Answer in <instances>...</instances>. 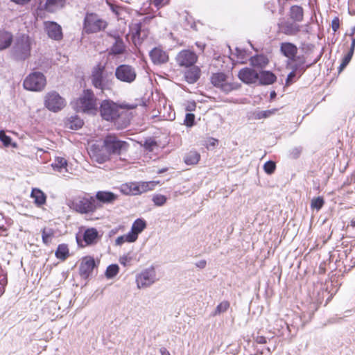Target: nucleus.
I'll return each instance as SVG.
<instances>
[{
	"label": "nucleus",
	"mask_w": 355,
	"mask_h": 355,
	"mask_svg": "<svg viewBox=\"0 0 355 355\" xmlns=\"http://www.w3.org/2000/svg\"><path fill=\"white\" fill-rule=\"evenodd\" d=\"M128 147L127 142L119 140L115 135H108L105 137L103 146L93 145L90 151L96 162L103 163L109 160L112 155H120L127 151Z\"/></svg>",
	"instance_id": "nucleus-1"
},
{
	"label": "nucleus",
	"mask_w": 355,
	"mask_h": 355,
	"mask_svg": "<svg viewBox=\"0 0 355 355\" xmlns=\"http://www.w3.org/2000/svg\"><path fill=\"white\" fill-rule=\"evenodd\" d=\"M34 40L28 35H21L16 37L12 53L15 59L24 60L31 55Z\"/></svg>",
	"instance_id": "nucleus-2"
},
{
	"label": "nucleus",
	"mask_w": 355,
	"mask_h": 355,
	"mask_svg": "<svg viewBox=\"0 0 355 355\" xmlns=\"http://www.w3.org/2000/svg\"><path fill=\"white\" fill-rule=\"evenodd\" d=\"M73 107L77 112L94 114L97 112L96 98L91 90H85L83 94L73 102Z\"/></svg>",
	"instance_id": "nucleus-3"
},
{
	"label": "nucleus",
	"mask_w": 355,
	"mask_h": 355,
	"mask_svg": "<svg viewBox=\"0 0 355 355\" xmlns=\"http://www.w3.org/2000/svg\"><path fill=\"white\" fill-rule=\"evenodd\" d=\"M91 79L94 87L101 91L110 89L112 85V73L105 72L101 65L94 68Z\"/></svg>",
	"instance_id": "nucleus-4"
},
{
	"label": "nucleus",
	"mask_w": 355,
	"mask_h": 355,
	"mask_svg": "<svg viewBox=\"0 0 355 355\" xmlns=\"http://www.w3.org/2000/svg\"><path fill=\"white\" fill-rule=\"evenodd\" d=\"M136 105H124L123 106H118L115 103L105 100L102 102L100 107V112L101 116L106 121H114L120 116V110L121 107L128 109H134Z\"/></svg>",
	"instance_id": "nucleus-5"
},
{
	"label": "nucleus",
	"mask_w": 355,
	"mask_h": 355,
	"mask_svg": "<svg viewBox=\"0 0 355 355\" xmlns=\"http://www.w3.org/2000/svg\"><path fill=\"white\" fill-rule=\"evenodd\" d=\"M46 80L44 75L38 71L31 73L24 80V88L28 91L40 92L46 86Z\"/></svg>",
	"instance_id": "nucleus-6"
},
{
	"label": "nucleus",
	"mask_w": 355,
	"mask_h": 355,
	"mask_svg": "<svg viewBox=\"0 0 355 355\" xmlns=\"http://www.w3.org/2000/svg\"><path fill=\"white\" fill-rule=\"evenodd\" d=\"M107 22L94 13L87 14L84 20V31L87 33H97L104 30Z\"/></svg>",
	"instance_id": "nucleus-7"
},
{
	"label": "nucleus",
	"mask_w": 355,
	"mask_h": 355,
	"mask_svg": "<svg viewBox=\"0 0 355 355\" xmlns=\"http://www.w3.org/2000/svg\"><path fill=\"white\" fill-rule=\"evenodd\" d=\"M67 105V102L56 92H51L44 97V105L50 111L58 112L62 110Z\"/></svg>",
	"instance_id": "nucleus-8"
},
{
	"label": "nucleus",
	"mask_w": 355,
	"mask_h": 355,
	"mask_svg": "<svg viewBox=\"0 0 355 355\" xmlns=\"http://www.w3.org/2000/svg\"><path fill=\"white\" fill-rule=\"evenodd\" d=\"M72 206L82 214L93 212L96 209V200L92 196L78 197L73 201Z\"/></svg>",
	"instance_id": "nucleus-9"
},
{
	"label": "nucleus",
	"mask_w": 355,
	"mask_h": 355,
	"mask_svg": "<svg viewBox=\"0 0 355 355\" xmlns=\"http://www.w3.org/2000/svg\"><path fill=\"white\" fill-rule=\"evenodd\" d=\"M157 280L156 271L153 267L145 269L136 277V283L138 288L149 287Z\"/></svg>",
	"instance_id": "nucleus-10"
},
{
	"label": "nucleus",
	"mask_w": 355,
	"mask_h": 355,
	"mask_svg": "<svg viewBox=\"0 0 355 355\" xmlns=\"http://www.w3.org/2000/svg\"><path fill=\"white\" fill-rule=\"evenodd\" d=\"M115 76L118 80L130 83L135 80L137 73L132 67L121 64L116 69Z\"/></svg>",
	"instance_id": "nucleus-11"
},
{
	"label": "nucleus",
	"mask_w": 355,
	"mask_h": 355,
	"mask_svg": "<svg viewBox=\"0 0 355 355\" xmlns=\"http://www.w3.org/2000/svg\"><path fill=\"white\" fill-rule=\"evenodd\" d=\"M198 60L196 54L189 50H182L176 56V61L181 67H189L194 64Z\"/></svg>",
	"instance_id": "nucleus-12"
},
{
	"label": "nucleus",
	"mask_w": 355,
	"mask_h": 355,
	"mask_svg": "<svg viewBox=\"0 0 355 355\" xmlns=\"http://www.w3.org/2000/svg\"><path fill=\"white\" fill-rule=\"evenodd\" d=\"M211 80L214 86L220 88L225 93H228L236 89V87L233 83L227 82L226 76L223 73L213 74Z\"/></svg>",
	"instance_id": "nucleus-13"
},
{
	"label": "nucleus",
	"mask_w": 355,
	"mask_h": 355,
	"mask_svg": "<svg viewBox=\"0 0 355 355\" xmlns=\"http://www.w3.org/2000/svg\"><path fill=\"white\" fill-rule=\"evenodd\" d=\"M238 76L245 84L255 83L259 79V73L254 69L248 67L241 69Z\"/></svg>",
	"instance_id": "nucleus-14"
},
{
	"label": "nucleus",
	"mask_w": 355,
	"mask_h": 355,
	"mask_svg": "<svg viewBox=\"0 0 355 355\" xmlns=\"http://www.w3.org/2000/svg\"><path fill=\"white\" fill-rule=\"evenodd\" d=\"M95 267V261L93 257L87 256L82 259L79 271L81 276L87 277Z\"/></svg>",
	"instance_id": "nucleus-15"
},
{
	"label": "nucleus",
	"mask_w": 355,
	"mask_h": 355,
	"mask_svg": "<svg viewBox=\"0 0 355 355\" xmlns=\"http://www.w3.org/2000/svg\"><path fill=\"white\" fill-rule=\"evenodd\" d=\"M45 28L49 37L55 40H60L62 38V28L55 22H45Z\"/></svg>",
	"instance_id": "nucleus-16"
},
{
	"label": "nucleus",
	"mask_w": 355,
	"mask_h": 355,
	"mask_svg": "<svg viewBox=\"0 0 355 355\" xmlns=\"http://www.w3.org/2000/svg\"><path fill=\"white\" fill-rule=\"evenodd\" d=\"M149 55L153 62L156 64L166 63L168 60V55L166 52L159 47L152 49Z\"/></svg>",
	"instance_id": "nucleus-17"
},
{
	"label": "nucleus",
	"mask_w": 355,
	"mask_h": 355,
	"mask_svg": "<svg viewBox=\"0 0 355 355\" xmlns=\"http://www.w3.org/2000/svg\"><path fill=\"white\" fill-rule=\"evenodd\" d=\"M280 51L282 53L291 61H295L297 53V46L291 42H283L281 44Z\"/></svg>",
	"instance_id": "nucleus-18"
},
{
	"label": "nucleus",
	"mask_w": 355,
	"mask_h": 355,
	"mask_svg": "<svg viewBox=\"0 0 355 355\" xmlns=\"http://www.w3.org/2000/svg\"><path fill=\"white\" fill-rule=\"evenodd\" d=\"M146 227V222L142 218H137L132 225L131 230L129 232L133 238L137 241L138 236Z\"/></svg>",
	"instance_id": "nucleus-19"
},
{
	"label": "nucleus",
	"mask_w": 355,
	"mask_h": 355,
	"mask_svg": "<svg viewBox=\"0 0 355 355\" xmlns=\"http://www.w3.org/2000/svg\"><path fill=\"white\" fill-rule=\"evenodd\" d=\"M98 232L95 228H88L83 234V241L86 245H92L96 243L98 239Z\"/></svg>",
	"instance_id": "nucleus-20"
},
{
	"label": "nucleus",
	"mask_w": 355,
	"mask_h": 355,
	"mask_svg": "<svg viewBox=\"0 0 355 355\" xmlns=\"http://www.w3.org/2000/svg\"><path fill=\"white\" fill-rule=\"evenodd\" d=\"M282 31L288 35H295L300 31V26L296 23L287 21L282 26Z\"/></svg>",
	"instance_id": "nucleus-21"
},
{
	"label": "nucleus",
	"mask_w": 355,
	"mask_h": 355,
	"mask_svg": "<svg viewBox=\"0 0 355 355\" xmlns=\"http://www.w3.org/2000/svg\"><path fill=\"white\" fill-rule=\"evenodd\" d=\"M276 76L269 71H263L259 73V79L261 85H270L276 80Z\"/></svg>",
	"instance_id": "nucleus-22"
},
{
	"label": "nucleus",
	"mask_w": 355,
	"mask_h": 355,
	"mask_svg": "<svg viewBox=\"0 0 355 355\" xmlns=\"http://www.w3.org/2000/svg\"><path fill=\"white\" fill-rule=\"evenodd\" d=\"M12 42V35L7 31H0V51L8 48Z\"/></svg>",
	"instance_id": "nucleus-23"
},
{
	"label": "nucleus",
	"mask_w": 355,
	"mask_h": 355,
	"mask_svg": "<svg viewBox=\"0 0 355 355\" xmlns=\"http://www.w3.org/2000/svg\"><path fill=\"white\" fill-rule=\"evenodd\" d=\"M66 3V0H46L45 8L49 12H55L62 8Z\"/></svg>",
	"instance_id": "nucleus-24"
},
{
	"label": "nucleus",
	"mask_w": 355,
	"mask_h": 355,
	"mask_svg": "<svg viewBox=\"0 0 355 355\" xmlns=\"http://www.w3.org/2000/svg\"><path fill=\"white\" fill-rule=\"evenodd\" d=\"M138 184L139 195L153 190L160 184L159 181L139 182Z\"/></svg>",
	"instance_id": "nucleus-25"
},
{
	"label": "nucleus",
	"mask_w": 355,
	"mask_h": 355,
	"mask_svg": "<svg viewBox=\"0 0 355 355\" xmlns=\"http://www.w3.org/2000/svg\"><path fill=\"white\" fill-rule=\"evenodd\" d=\"M121 191L125 195H139L137 182H129L123 184L121 187Z\"/></svg>",
	"instance_id": "nucleus-26"
},
{
	"label": "nucleus",
	"mask_w": 355,
	"mask_h": 355,
	"mask_svg": "<svg viewBox=\"0 0 355 355\" xmlns=\"http://www.w3.org/2000/svg\"><path fill=\"white\" fill-rule=\"evenodd\" d=\"M200 69L198 67H193L185 73V78L189 83H194L200 78Z\"/></svg>",
	"instance_id": "nucleus-27"
},
{
	"label": "nucleus",
	"mask_w": 355,
	"mask_h": 355,
	"mask_svg": "<svg viewBox=\"0 0 355 355\" xmlns=\"http://www.w3.org/2000/svg\"><path fill=\"white\" fill-rule=\"evenodd\" d=\"M31 197L37 206L43 205L46 202L45 194L39 189H33Z\"/></svg>",
	"instance_id": "nucleus-28"
},
{
	"label": "nucleus",
	"mask_w": 355,
	"mask_h": 355,
	"mask_svg": "<svg viewBox=\"0 0 355 355\" xmlns=\"http://www.w3.org/2000/svg\"><path fill=\"white\" fill-rule=\"evenodd\" d=\"M96 197L98 200L105 203L112 202L116 198V196L110 191H98Z\"/></svg>",
	"instance_id": "nucleus-29"
},
{
	"label": "nucleus",
	"mask_w": 355,
	"mask_h": 355,
	"mask_svg": "<svg viewBox=\"0 0 355 355\" xmlns=\"http://www.w3.org/2000/svg\"><path fill=\"white\" fill-rule=\"evenodd\" d=\"M250 64L253 67L263 68L268 63V59L263 55H258L250 58Z\"/></svg>",
	"instance_id": "nucleus-30"
},
{
	"label": "nucleus",
	"mask_w": 355,
	"mask_h": 355,
	"mask_svg": "<svg viewBox=\"0 0 355 355\" xmlns=\"http://www.w3.org/2000/svg\"><path fill=\"white\" fill-rule=\"evenodd\" d=\"M51 166L54 171H58L60 173H65L67 171V162L64 158L57 157Z\"/></svg>",
	"instance_id": "nucleus-31"
},
{
	"label": "nucleus",
	"mask_w": 355,
	"mask_h": 355,
	"mask_svg": "<svg viewBox=\"0 0 355 355\" xmlns=\"http://www.w3.org/2000/svg\"><path fill=\"white\" fill-rule=\"evenodd\" d=\"M290 17L295 21L303 19V9L298 6H293L290 10Z\"/></svg>",
	"instance_id": "nucleus-32"
},
{
	"label": "nucleus",
	"mask_w": 355,
	"mask_h": 355,
	"mask_svg": "<svg viewBox=\"0 0 355 355\" xmlns=\"http://www.w3.org/2000/svg\"><path fill=\"white\" fill-rule=\"evenodd\" d=\"M200 155L196 151H190L184 157V162L188 165L197 164L200 160Z\"/></svg>",
	"instance_id": "nucleus-33"
},
{
	"label": "nucleus",
	"mask_w": 355,
	"mask_h": 355,
	"mask_svg": "<svg viewBox=\"0 0 355 355\" xmlns=\"http://www.w3.org/2000/svg\"><path fill=\"white\" fill-rule=\"evenodd\" d=\"M69 248L66 244H60L58 245L55 251V257L61 260H65L69 257Z\"/></svg>",
	"instance_id": "nucleus-34"
},
{
	"label": "nucleus",
	"mask_w": 355,
	"mask_h": 355,
	"mask_svg": "<svg viewBox=\"0 0 355 355\" xmlns=\"http://www.w3.org/2000/svg\"><path fill=\"white\" fill-rule=\"evenodd\" d=\"M133 235H131L130 232L118 236L115 240L116 245H122L125 243H134L136 240L133 238Z\"/></svg>",
	"instance_id": "nucleus-35"
},
{
	"label": "nucleus",
	"mask_w": 355,
	"mask_h": 355,
	"mask_svg": "<svg viewBox=\"0 0 355 355\" xmlns=\"http://www.w3.org/2000/svg\"><path fill=\"white\" fill-rule=\"evenodd\" d=\"M42 234L43 243L49 245L54 236V231L51 228H44Z\"/></svg>",
	"instance_id": "nucleus-36"
},
{
	"label": "nucleus",
	"mask_w": 355,
	"mask_h": 355,
	"mask_svg": "<svg viewBox=\"0 0 355 355\" xmlns=\"http://www.w3.org/2000/svg\"><path fill=\"white\" fill-rule=\"evenodd\" d=\"M125 46L123 41L117 39L111 49V53L115 55L121 54L123 52Z\"/></svg>",
	"instance_id": "nucleus-37"
},
{
	"label": "nucleus",
	"mask_w": 355,
	"mask_h": 355,
	"mask_svg": "<svg viewBox=\"0 0 355 355\" xmlns=\"http://www.w3.org/2000/svg\"><path fill=\"white\" fill-rule=\"evenodd\" d=\"M119 268L116 264H112L107 268L105 276L108 279L113 278L119 272Z\"/></svg>",
	"instance_id": "nucleus-38"
},
{
	"label": "nucleus",
	"mask_w": 355,
	"mask_h": 355,
	"mask_svg": "<svg viewBox=\"0 0 355 355\" xmlns=\"http://www.w3.org/2000/svg\"><path fill=\"white\" fill-rule=\"evenodd\" d=\"M230 308V303L227 301L221 302L216 308L213 315H218L225 312Z\"/></svg>",
	"instance_id": "nucleus-39"
},
{
	"label": "nucleus",
	"mask_w": 355,
	"mask_h": 355,
	"mask_svg": "<svg viewBox=\"0 0 355 355\" xmlns=\"http://www.w3.org/2000/svg\"><path fill=\"white\" fill-rule=\"evenodd\" d=\"M324 201L323 198L317 197L314 198L311 200V207L312 209H316L317 211L320 210L322 206L324 205Z\"/></svg>",
	"instance_id": "nucleus-40"
},
{
	"label": "nucleus",
	"mask_w": 355,
	"mask_h": 355,
	"mask_svg": "<svg viewBox=\"0 0 355 355\" xmlns=\"http://www.w3.org/2000/svg\"><path fill=\"white\" fill-rule=\"evenodd\" d=\"M153 202L156 206H163L167 200V198L162 194H155L153 196Z\"/></svg>",
	"instance_id": "nucleus-41"
},
{
	"label": "nucleus",
	"mask_w": 355,
	"mask_h": 355,
	"mask_svg": "<svg viewBox=\"0 0 355 355\" xmlns=\"http://www.w3.org/2000/svg\"><path fill=\"white\" fill-rule=\"evenodd\" d=\"M353 54L354 53H352V52H348L345 55V57L343 58V59L342 60V63L340 64V65L339 67V71H343L346 67V66L349 64V62L352 60Z\"/></svg>",
	"instance_id": "nucleus-42"
},
{
	"label": "nucleus",
	"mask_w": 355,
	"mask_h": 355,
	"mask_svg": "<svg viewBox=\"0 0 355 355\" xmlns=\"http://www.w3.org/2000/svg\"><path fill=\"white\" fill-rule=\"evenodd\" d=\"M265 172L268 174H272L275 169V164L272 161H268L263 166Z\"/></svg>",
	"instance_id": "nucleus-43"
},
{
	"label": "nucleus",
	"mask_w": 355,
	"mask_h": 355,
	"mask_svg": "<svg viewBox=\"0 0 355 355\" xmlns=\"http://www.w3.org/2000/svg\"><path fill=\"white\" fill-rule=\"evenodd\" d=\"M0 140L5 146H8L11 144V138L7 136L3 131H0Z\"/></svg>",
	"instance_id": "nucleus-44"
},
{
	"label": "nucleus",
	"mask_w": 355,
	"mask_h": 355,
	"mask_svg": "<svg viewBox=\"0 0 355 355\" xmlns=\"http://www.w3.org/2000/svg\"><path fill=\"white\" fill-rule=\"evenodd\" d=\"M132 261V257L129 254H124L119 258V262L121 265L125 266Z\"/></svg>",
	"instance_id": "nucleus-45"
},
{
	"label": "nucleus",
	"mask_w": 355,
	"mask_h": 355,
	"mask_svg": "<svg viewBox=\"0 0 355 355\" xmlns=\"http://www.w3.org/2000/svg\"><path fill=\"white\" fill-rule=\"evenodd\" d=\"M195 116L193 114H187L184 119V123L187 126L191 127L193 125Z\"/></svg>",
	"instance_id": "nucleus-46"
},
{
	"label": "nucleus",
	"mask_w": 355,
	"mask_h": 355,
	"mask_svg": "<svg viewBox=\"0 0 355 355\" xmlns=\"http://www.w3.org/2000/svg\"><path fill=\"white\" fill-rule=\"evenodd\" d=\"M144 146L145 148L150 151H152L153 150L154 148L157 146V143L153 139H149L145 141Z\"/></svg>",
	"instance_id": "nucleus-47"
},
{
	"label": "nucleus",
	"mask_w": 355,
	"mask_h": 355,
	"mask_svg": "<svg viewBox=\"0 0 355 355\" xmlns=\"http://www.w3.org/2000/svg\"><path fill=\"white\" fill-rule=\"evenodd\" d=\"M170 0H152L153 4L157 8H162L169 3Z\"/></svg>",
	"instance_id": "nucleus-48"
},
{
	"label": "nucleus",
	"mask_w": 355,
	"mask_h": 355,
	"mask_svg": "<svg viewBox=\"0 0 355 355\" xmlns=\"http://www.w3.org/2000/svg\"><path fill=\"white\" fill-rule=\"evenodd\" d=\"M297 67H295V69H293L288 75L286 79V84L290 85L293 83V79L296 76Z\"/></svg>",
	"instance_id": "nucleus-49"
},
{
	"label": "nucleus",
	"mask_w": 355,
	"mask_h": 355,
	"mask_svg": "<svg viewBox=\"0 0 355 355\" xmlns=\"http://www.w3.org/2000/svg\"><path fill=\"white\" fill-rule=\"evenodd\" d=\"M73 121H74L75 123H74V125L72 124L71 125V128L78 129L83 126V121L81 119H80L78 118H75Z\"/></svg>",
	"instance_id": "nucleus-50"
},
{
	"label": "nucleus",
	"mask_w": 355,
	"mask_h": 355,
	"mask_svg": "<svg viewBox=\"0 0 355 355\" xmlns=\"http://www.w3.org/2000/svg\"><path fill=\"white\" fill-rule=\"evenodd\" d=\"M339 19L338 17L334 18L331 22L332 30L336 32L339 28Z\"/></svg>",
	"instance_id": "nucleus-51"
},
{
	"label": "nucleus",
	"mask_w": 355,
	"mask_h": 355,
	"mask_svg": "<svg viewBox=\"0 0 355 355\" xmlns=\"http://www.w3.org/2000/svg\"><path fill=\"white\" fill-rule=\"evenodd\" d=\"M217 143H218L217 139H214V138H210V139H209V140L207 141V148L211 147V146L214 147L216 146Z\"/></svg>",
	"instance_id": "nucleus-52"
},
{
	"label": "nucleus",
	"mask_w": 355,
	"mask_h": 355,
	"mask_svg": "<svg viewBox=\"0 0 355 355\" xmlns=\"http://www.w3.org/2000/svg\"><path fill=\"white\" fill-rule=\"evenodd\" d=\"M263 114H264V118L269 117L272 114H274L277 112V109H272L270 110L262 111Z\"/></svg>",
	"instance_id": "nucleus-53"
},
{
	"label": "nucleus",
	"mask_w": 355,
	"mask_h": 355,
	"mask_svg": "<svg viewBox=\"0 0 355 355\" xmlns=\"http://www.w3.org/2000/svg\"><path fill=\"white\" fill-rule=\"evenodd\" d=\"M196 266L199 268H204L207 265V262L205 260H200L195 263Z\"/></svg>",
	"instance_id": "nucleus-54"
},
{
	"label": "nucleus",
	"mask_w": 355,
	"mask_h": 355,
	"mask_svg": "<svg viewBox=\"0 0 355 355\" xmlns=\"http://www.w3.org/2000/svg\"><path fill=\"white\" fill-rule=\"evenodd\" d=\"M11 1L18 5H25L31 1V0H11Z\"/></svg>",
	"instance_id": "nucleus-55"
},
{
	"label": "nucleus",
	"mask_w": 355,
	"mask_h": 355,
	"mask_svg": "<svg viewBox=\"0 0 355 355\" xmlns=\"http://www.w3.org/2000/svg\"><path fill=\"white\" fill-rule=\"evenodd\" d=\"M255 114V119H261L264 118V114H263L262 111L257 112Z\"/></svg>",
	"instance_id": "nucleus-56"
},
{
	"label": "nucleus",
	"mask_w": 355,
	"mask_h": 355,
	"mask_svg": "<svg viewBox=\"0 0 355 355\" xmlns=\"http://www.w3.org/2000/svg\"><path fill=\"white\" fill-rule=\"evenodd\" d=\"M257 342L259 343H266V338L263 336H257Z\"/></svg>",
	"instance_id": "nucleus-57"
},
{
	"label": "nucleus",
	"mask_w": 355,
	"mask_h": 355,
	"mask_svg": "<svg viewBox=\"0 0 355 355\" xmlns=\"http://www.w3.org/2000/svg\"><path fill=\"white\" fill-rule=\"evenodd\" d=\"M354 49H355V37H352V44H351L350 50L349 52H352V53H354Z\"/></svg>",
	"instance_id": "nucleus-58"
},
{
	"label": "nucleus",
	"mask_w": 355,
	"mask_h": 355,
	"mask_svg": "<svg viewBox=\"0 0 355 355\" xmlns=\"http://www.w3.org/2000/svg\"><path fill=\"white\" fill-rule=\"evenodd\" d=\"M160 352L162 355H171L168 351H167L166 349H161Z\"/></svg>",
	"instance_id": "nucleus-59"
},
{
	"label": "nucleus",
	"mask_w": 355,
	"mask_h": 355,
	"mask_svg": "<svg viewBox=\"0 0 355 355\" xmlns=\"http://www.w3.org/2000/svg\"><path fill=\"white\" fill-rule=\"evenodd\" d=\"M354 35H355V26L352 28V33H351V34H350V36H351L352 37H354Z\"/></svg>",
	"instance_id": "nucleus-60"
},
{
	"label": "nucleus",
	"mask_w": 355,
	"mask_h": 355,
	"mask_svg": "<svg viewBox=\"0 0 355 355\" xmlns=\"http://www.w3.org/2000/svg\"><path fill=\"white\" fill-rule=\"evenodd\" d=\"M166 171V168H163V169L159 170L158 173H162L165 172Z\"/></svg>",
	"instance_id": "nucleus-61"
},
{
	"label": "nucleus",
	"mask_w": 355,
	"mask_h": 355,
	"mask_svg": "<svg viewBox=\"0 0 355 355\" xmlns=\"http://www.w3.org/2000/svg\"><path fill=\"white\" fill-rule=\"evenodd\" d=\"M275 95H276V94H275V92H271V94H270V96H271V98H273L274 96H275Z\"/></svg>",
	"instance_id": "nucleus-62"
},
{
	"label": "nucleus",
	"mask_w": 355,
	"mask_h": 355,
	"mask_svg": "<svg viewBox=\"0 0 355 355\" xmlns=\"http://www.w3.org/2000/svg\"><path fill=\"white\" fill-rule=\"evenodd\" d=\"M352 225L353 226H355V221H352Z\"/></svg>",
	"instance_id": "nucleus-63"
},
{
	"label": "nucleus",
	"mask_w": 355,
	"mask_h": 355,
	"mask_svg": "<svg viewBox=\"0 0 355 355\" xmlns=\"http://www.w3.org/2000/svg\"><path fill=\"white\" fill-rule=\"evenodd\" d=\"M12 146H13L14 147H16V144H12Z\"/></svg>",
	"instance_id": "nucleus-64"
}]
</instances>
